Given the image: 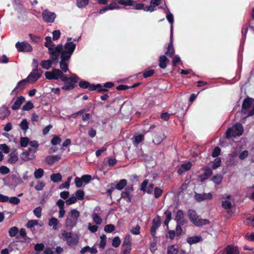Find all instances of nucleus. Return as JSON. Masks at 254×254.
<instances>
[{
  "label": "nucleus",
  "instance_id": "f257e3e1",
  "mask_svg": "<svg viewBox=\"0 0 254 254\" xmlns=\"http://www.w3.org/2000/svg\"><path fill=\"white\" fill-rule=\"evenodd\" d=\"M45 40L44 45L48 48L50 58L54 61H57L63 50V45L59 44L56 47H54L55 44L52 42L51 37L50 36L46 37Z\"/></svg>",
  "mask_w": 254,
  "mask_h": 254
},
{
  "label": "nucleus",
  "instance_id": "f03ea898",
  "mask_svg": "<svg viewBox=\"0 0 254 254\" xmlns=\"http://www.w3.org/2000/svg\"><path fill=\"white\" fill-rule=\"evenodd\" d=\"M80 213L76 209H72L68 213L65 222V226L67 230L72 229L76 226Z\"/></svg>",
  "mask_w": 254,
  "mask_h": 254
},
{
  "label": "nucleus",
  "instance_id": "7ed1b4c3",
  "mask_svg": "<svg viewBox=\"0 0 254 254\" xmlns=\"http://www.w3.org/2000/svg\"><path fill=\"white\" fill-rule=\"evenodd\" d=\"M72 38H68L67 42L63 46V50L60 53V55L67 59H70L72 54L74 52L76 44L71 42Z\"/></svg>",
  "mask_w": 254,
  "mask_h": 254
},
{
  "label": "nucleus",
  "instance_id": "20e7f679",
  "mask_svg": "<svg viewBox=\"0 0 254 254\" xmlns=\"http://www.w3.org/2000/svg\"><path fill=\"white\" fill-rule=\"evenodd\" d=\"M188 216L191 222L196 226H201L209 224V221L208 219H199L198 215L194 210H189Z\"/></svg>",
  "mask_w": 254,
  "mask_h": 254
},
{
  "label": "nucleus",
  "instance_id": "39448f33",
  "mask_svg": "<svg viewBox=\"0 0 254 254\" xmlns=\"http://www.w3.org/2000/svg\"><path fill=\"white\" fill-rule=\"evenodd\" d=\"M242 112L247 117L253 116L254 114V100L250 98L245 99L242 105Z\"/></svg>",
  "mask_w": 254,
  "mask_h": 254
},
{
  "label": "nucleus",
  "instance_id": "423d86ee",
  "mask_svg": "<svg viewBox=\"0 0 254 254\" xmlns=\"http://www.w3.org/2000/svg\"><path fill=\"white\" fill-rule=\"evenodd\" d=\"M45 75L47 79L50 80L61 79L63 81L65 82L68 79V77L64 75L59 69L55 68L51 71H47L45 72Z\"/></svg>",
  "mask_w": 254,
  "mask_h": 254
},
{
  "label": "nucleus",
  "instance_id": "0eeeda50",
  "mask_svg": "<svg viewBox=\"0 0 254 254\" xmlns=\"http://www.w3.org/2000/svg\"><path fill=\"white\" fill-rule=\"evenodd\" d=\"M244 131L243 127L241 124H236L231 128L228 129L226 135L227 138L236 137L241 136Z\"/></svg>",
  "mask_w": 254,
  "mask_h": 254
},
{
  "label": "nucleus",
  "instance_id": "6e6552de",
  "mask_svg": "<svg viewBox=\"0 0 254 254\" xmlns=\"http://www.w3.org/2000/svg\"><path fill=\"white\" fill-rule=\"evenodd\" d=\"M61 235L63 240L66 241L67 245L69 246L76 245L78 243V237L73 236L72 233L70 232H68L65 230H63Z\"/></svg>",
  "mask_w": 254,
  "mask_h": 254
},
{
  "label": "nucleus",
  "instance_id": "1a4fd4ad",
  "mask_svg": "<svg viewBox=\"0 0 254 254\" xmlns=\"http://www.w3.org/2000/svg\"><path fill=\"white\" fill-rule=\"evenodd\" d=\"M42 73L41 69H32L26 79L29 82L34 83L41 76Z\"/></svg>",
  "mask_w": 254,
  "mask_h": 254
},
{
  "label": "nucleus",
  "instance_id": "9d476101",
  "mask_svg": "<svg viewBox=\"0 0 254 254\" xmlns=\"http://www.w3.org/2000/svg\"><path fill=\"white\" fill-rule=\"evenodd\" d=\"M102 212L101 209L99 206H96L94 208L91 217L94 222L97 225H100L102 222V220L100 217Z\"/></svg>",
  "mask_w": 254,
  "mask_h": 254
},
{
  "label": "nucleus",
  "instance_id": "9b49d317",
  "mask_svg": "<svg viewBox=\"0 0 254 254\" xmlns=\"http://www.w3.org/2000/svg\"><path fill=\"white\" fill-rule=\"evenodd\" d=\"M15 47L18 52H30L32 50V46L28 42L24 41L21 43L17 42Z\"/></svg>",
  "mask_w": 254,
  "mask_h": 254
},
{
  "label": "nucleus",
  "instance_id": "f8f14e48",
  "mask_svg": "<svg viewBox=\"0 0 254 254\" xmlns=\"http://www.w3.org/2000/svg\"><path fill=\"white\" fill-rule=\"evenodd\" d=\"M42 17L44 21L52 23L56 17V14L55 12H50L48 10L45 9L42 12Z\"/></svg>",
  "mask_w": 254,
  "mask_h": 254
},
{
  "label": "nucleus",
  "instance_id": "ddd939ff",
  "mask_svg": "<svg viewBox=\"0 0 254 254\" xmlns=\"http://www.w3.org/2000/svg\"><path fill=\"white\" fill-rule=\"evenodd\" d=\"M133 191L132 186H127L125 190L121 193V197L125 198L127 202H130L132 195L131 192Z\"/></svg>",
  "mask_w": 254,
  "mask_h": 254
},
{
  "label": "nucleus",
  "instance_id": "4468645a",
  "mask_svg": "<svg viewBox=\"0 0 254 254\" xmlns=\"http://www.w3.org/2000/svg\"><path fill=\"white\" fill-rule=\"evenodd\" d=\"M149 181L146 179L143 181L141 184L140 190L146 192L148 194H150L153 191L154 185L153 184H150L148 185Z\"/></svg>",
  "mask_w": 254,
  "mask_h": 254
},
{
  "label": "nucleus",
  "instance_id": "2eb2a0df",
  "mask_svg": "<svg viewBox=\"0 0 254 254\" xmlns=\"http://www.w3.org/2000/svg\"><path fill=\"white\" fill-rule=\"evenodd\" d=\"M27 82H29L28 81L27 79L26 78L19 81L17 83L16 87L12 90L11 94L13 95L17 94L20 90L25 88V85Z\"/></svg>",
  "mask_w": 254,
  "mask_h": 254
},
{
  "label": "nucleus",
  "instance_id": "dca6fc26",
  "mask_svg": "<svg viewBox=\"0 0 254 254\" xmlns=\"http://www.w3.org/2000/svg\"><path fill=\"white\" fill-rule=\"evenodd\" d=\"M174 219L179 224L185 225L187 223V221L184 219V212L181 210L177 211Z\"/></svg>",
  "mask_w": 254,
  "mask_h": 254
},
{
  "label": "nucleus",
  "instance_id": "f3484780",
  "mask_svg": "<svg viewBox=\"0 0 254 254\" xmlns=\"http://www.w3.org/2000/svg\"><path fill=\"white\" fill-rule=\"evenodd\" d=\"M61 60L60 62V66L61 71L63 72H66L68 71V62L70 59H67L62 56H61Z\"/></svg>",
  "mask_w": 254,
  "mask_h": 254
},
{
  "label": "nucleus",
  "instance_id": "a211bd4d",
  "mask_svg": "<svg viewBox=\"0 0 254 254\" xmlns=\"http://www.w3.org/2000/svg\"><path fill=\"white\" fill-rule=\"evenodd\" d=\"M56 205L59 208V218H62L64 217L65 212L64 210V201L60 199L57 201Z\"/></svg>",
  "mask_w": 254,
  "mask_h": 254
},
{
  "label": "nucleus",
  "instance_id": "6ab92c4d",
  "mask_svg": "<svg viewBox=\"0 0 254 254\" xmlns=\"http://www.w3.org/2000/svg\"><path fill=\"white\" fill-rule=\"evenodd\" d=\"M161 0H151L150 5L146 6L144 8L145 11L152 12L156 10V7L161 3Z\"/></svg>",
  "mask_w": 254,
  "mask_h": 254
},
{
  "label": "nucleus",
  "instance_id": "aec40b11",
  "mask_svg": "<svg viewBox=\"0 0 254 254\" xmlns=\"http://www.w3.org/2000/svg\"><path fill=\"white\" fill-rule=\"evenodd\" d=\"M24 101L25 98L23 96H20L18 97L16 99L13 104L12 105L11 109L13 110H16L19 109Z\"/></svg>",
  "mask_w": 254,
  "mask_h": 254
},
{
  "label": "nucleus",
  "instance_id": "412c9836",
  "mask_svg": "<svg viewBox=\"0 0 254 254\" xmlns=\"http://www.w3.org/2000/svg\"><path fill=\"white\" fill-rule=\"evenodd\" d=\"M195 198L197 201H201L205 199H211L212 194L211 193H204L203 194L196 193Z\"/></svg>",
  "mask_w": 254,
  "mask_h": 254
},
{
  "label": "nucleus",
  "instance_id": "4be33fe9",
  "mask_svg": "<svg viewBox=\"0 0 254 254\" xmlns=\"http://www.w3.org/2000/svg\"><path fill=\"white\" fill-rule=\"evenodd\" d=\"M161 225L160 220L159 218L154 219L152 222V225L151 227V234L153 236H154L156 234V231L158 228L160 227Z\"/></svg>",
  "mask_w": 254,
  "mask_h": 254
},
{
  "label": "nucleus",
  "instance_id": "5701e85b",
  "mask_svg": "<svg viewBox=\"0 0 254 254\" xmlns=\"http://www.w3.org/2000/svg\"><path fill=\"white\" fill-rule=\"evenodd\" d=\"M48 225L52 227L54 230H57L59 229L60 223L57 218L52 217L49 220Z\"/></svg>",
  "mask_w": 254,
  "mask_h": 254
},
{
  "label": "nucleus",
  "instance_id": "b1692460",
  "mask_svg": "<svg viewBox=\"0 0 254 254\" xmlns=\"http://www.w3.org/2000/svg\"><path fill=\"white\" fill-rule=\"evenodd\" d=\"M191 167V164L190 162H187L183 164L178 169L177 172L179 174L182 175L185 172L189 171Z\"/></svg>",
  "mask_w": 254,
  "mask_h": 254
},
{
  "label": "nucleus",
  "instance_id": "393cba45",
  "mask_svg": "<svg viewBox=\"0 0 254 254\" xmlns=\"http://www.w3.org/2000/svg\"><path fill=\"white\" fill-rule=\"evenodd\" d=\"M61 158L60 155H49L46 157L45 161L49 165H52Z\"/></svg>",
  "mask_w": 254,
  "mask_h": 254
},
{
  "label": "nucleus",
  "instance_id": "a878e982",
  "mask_svg": "<svg viewBox=\"0 0 254 254\" xmlns=\"http://www.w3.org/2000/svg\"><path fill=\"white\" fill-rule=\"evenodd\" d=\"M203 170L204 171V173L200 176V179L202 181L208 179L212 174V170L209 167H206L203 168Z\"/></svg>",
  "mask_w": 254,
  "mask_h": 254
},
{
  "label": "nucleus",
  "instance_id": "bb28decb",
  "mask_svg": "<svg viewBox=\"0 0 254 254\" xmlns=\"http://www.w3.org/2000/svg\"><path fill=\"white\" fill-rule=\"evenodd\" d=\"M202 241L200 236H194L187 238V242L190 245L196 244Z\"/></svg>",
  "mask_w": 254,
  "mask_h": 254
},
{
  "label": "nucleus",
  "instance_id": "cd10ccee",
  "mask_svg": "<svg viewBox=\"0 0 254 254\" xmlns=\"http://www.w3.org/2000/svg\"><path fill=\"white\" fill-rule=\"evenodd\" d=\"M52 60H43L41 63V66L42 67L45 69H49L52 66L53 62L57 63L58 62L59 59L56 61H53L52 59Z\"/></svg>",
  "mask_w": 254,
  "mask_h": 254
},
{
  "label": "nucleus",
  "instance_id": "c85d7f7f",
  "mask_svg": "<svg viewBox=\"0 0 254 254\" xmlns=\"http://www.w3.org/2000/svg\"><path fill=\"white\" fill-rule=\"evenodd\" d=\"M173 37H171V35H170V42L168 45L167 50L165 53V54L170 57H172L175 53V51L173 45Z\"/></svg>",
  "mask_w": 254,
  "mask_h": 254
},
{
  "label": "nucleus",
  "instance_id": "c756f323",
  "mask_svg": "<svg viewBox=\"0 0 254 254\" xmlns=\"http://www.w3.org/2000/svg\"><path fill=\"white\" fill-rule=\"evenodd\" d=\"M9 157L8 162L11 164H15L18 160V154L16 150L12 151Z\"/></svg>",
  "mask_w": 254,
  "mask_h": 254
},
{
  "label": "nucleus",
  "instance_id": "7c9ffc66",
  "mask_svg": "<svg viewBox=\"0 0 254 254\" xmlns=\"http://www.w3.org/2000/svg\"><path fill=\"white\" fill-rule=\"evenodd\" d=\"M38 221L37 220H29L27 224L26 227L27 228L30 229L32 233H34L35 232V229L34 228L35 226L38 225Z\"/></svg>",
  "mask_w": 254,
  "mask_h": 254
},
{
  "label": "nucleus",
  "instance_id": "2f4dec72",
  "mask_svg": "<svg viewBox=\"0 0 254 254\" xmlns=\"http://www.w3.org/2000/svg\"><path fill=\"white\" fill-rule=\"evenodd\" d=\"M226 254H239L238 248L232 246H228L225 249Z\"/></svg>",
  "mask_w": 254,
  "mask_h": 254
},
{
  "label": "nucleus",
  "instance_id": "473e14b6",
  "mask_svg": "<svg viewBox=\"0 0 254 254\" xmlns=\"http://www.w3.org/2000/svg\"><path fill=\"white\" fill-rule=\"evenodd\" d=\"M179 247L176 245H172L167 247V254H178Z\"/></svg>",
  "mask_w": 254,
  "mask_h": 254
},
{
  "label": "nucleus",
  "instance_id": "72a5a7b5",
  "mask_svg": "<svg viewBox=\"0 0 254 254\" xmlns=\"http://www.w3.org/2000/svg\"><path fill=\"white\" fill-rule=\"evenodd\" d=\"M166 18L168 22L170 23V35L171 37L173 36V23H174V16L172 13H169L166 15Z\"/></svg>",
  "mask_w": 254,
  "mask_h": 254
},
{
  "label": "nucleus",
  "instance_id": "f704fd0d",
  "mask_svg": "<svg viewBox=\"0 0 254 254\" xmlns=\"http://www.w3.org/2000/svg\"><path fill=\"white\" fill-rule=\"evenodd\" d=\"M90 91H94V90H97L99 92H101L103 91H107V89H106L104 87V85L102 86L100 84H98L96 85H91L90 86Z\"/></svg>",
  "mask_w": 254,
  "mask_h": 254
},
{
  "label": "nucleus",
  "instance_id": "c9c22d12",
  "mask_svg": "<svg viewBox=\"0 0 254 254\" xmlns=\"http://www.w3.org/2000/svg\"><path fill=\"white\" fill-rule=\"evenodd\" d=\"M127 185V181L126 179L121 180L114 187L115 189L119 190H122Z\"/></svg>",
  "mask_w": 254,
  "mask_h": 254
},
{
  "label": "nucleus",
  "instance_id": "e433bc0d",
  "mask_svg": "<svg viewBox=\"0 0 254 254\" xmlns=\"http://www.w3.org/2000/svg\"><path fill=\"white\" fill-rule=\"evenodd\" d=\"M50 179L54 183H59L62 181V176L60 173H54L51 175Z\"/></svg>",
  "mask_w": 254,
  "mask_h": 254
},
{
  "label": "nucleus",
  "instance_id": "4c0bfd02",
  "mask_svg": "<svg viewBox=\"0 0 254 254\" xmlns=\"http://www.w3.org/2000/svg\"><path fill=\"white\" fill-rule=\"evenodd\" d=\"M20 157L21 159L24 161H27L35 158V156H33V155L30 154L29 153L27 152V151L23 152L21 154Z\"/></svg>",
  "mask_w": 254,
  "mask_h": 254
},
{
  "label": "nucleus",
  "instance_id": "58836bf2",
  "mask_svg": "<svg viewBox=\"0 0 254 254\" xmlns=\"http://www.w3.org/2000/svg\"><path fill=\"white\" fill-rule=\"evenodd\" d=\"M166 136L164 133H162L160 135H156L154 139L153 140V142L156 144H159L161 143L163 140L166 138Z\"/></svg>",
  "mask_w": 254,
  "mask_h": 254
},
{
  "label": "nucleus",
  "instance_id": "ea45409f",
  "mask_svg": "<svg viewBox=\"0 0 254 254\" xmlns=\"http://www.w3.org/2000/svg\"><path fill=\"white\" fill-rule=\"evenodd\" d=\"M168 61L167 58L164 55L161 56L159 58V66L161 68L164 69L167 66L166 62Z\"/></svg>",
  "mask_w": 254,
  "mask_h": 254
},
{
  "label": "nucleus",
  "instance_id": "a19ab883",
  "mask_svg": "<svg viewBox=\"0 0 254 254\" xmlns=\"http://www.w3.org/2000/svg\"><path fill=\"white\" fill-rule=\"evenodd\" d=\"M222 179V175L220 174H216L212 178L211 180L215 185H218L221 183Z\"/></svg>",
  "mask_w": 254,
  "mask_h": 254
},
{
  "label": "nucleus",
  "instance_id": "79ce46f5",
  "mask_svg": "<svg viewBox=\"0 0 254 254\" xmlns=\"http://www.w3.org/2000/svg\"><path fill=\"white\" fill-rule=\"evenodd\" d=\"M19 235L22 238V242H29L30 239L27 237L26 230L24 228H21L18 232Z\"/></svg>",
  "mask_w": 254,
  "mask_h": 254
},
{
  "label": "nucleus",
  "instance_id": "37998d69",
  "mask_svg": "<svg viewBox=\"0 0 254 254\" xmlns=\"http://www.w3.org/2000/svg\"><path fill=\"white\" fill-rule=\"evenodd\" d=\"M20 128L25 133L29 128V123L26 119H23L20 124Z\"/></svg>",
  "mask_w": 254,
  "mask_h": 254
},
{
  "label": "nucleus",
  "instance_id": "c03bdc74",
  "mask_svg": "<svg viewBox=\"0 0 254 254\" xmlns=\"http://www.w3.org/2000/svg\"><path fill=\"white\" fill-rule=\"evenodd\" d=\"M44 173V171L43 169H37L34 171V176L35 179H40L43 176Z\"/></svg>",
  "mask_w": 254,
  "mask_h": 254
},
{
  "label": "nucleus",
  "instance_id": "a18cd8bd",
  "mask_svg": "<svg viewBox=\"0 0 254 254\" xmlns=\"http://www.w3.org/2000/svg\"><path fill=\"white\" fill-rule=\"evenodd\" d=\"M122 246H131V238L130 235L127 234L126 235Z\"/></svg>",
  "mask_w": 254,
  "mask_h": 254
},
{
  "label": "nucleus",
  "instance_id": "49530a36",
  "mask_svg": "<svg viewBox=\"0 0 254 254\" xmlns=\"http://www.w3.org/2000/svg\"><path fill=\"white\" fill-rule=\"evenodd\" d=\"M244 223L247 225L254 227V215L246 218L244 220Z\"/></svg>",
  "mask_w": 254,
  "mask_h": 254
},
{
  "label": "nucleus",
  "instance_id": "de8ad7c7",
  "mask_svg": "<svg viewBox=\"0 0 254 254\" xmlns=\"http://www.w3.org/2000/svg\"><path fill=\"white\" fill-rule=\"evenodd\" d=\"M144 139V135L142 134H138L133 137V144L134 145L137 146L140 142Z\"/></svg>",
  "mask_w": 254,
  "mask_h": 254
},
{
  "label": "nucleus",
  "instance_id": "09e8293b",
  "mask_svg": "<svg viewBox=\"0 0 254 254\" xmlns=\"http://www.w3.org/2000/svg\"><path fill=\"white\" fill-rule=\"evenodd\" d=\"M19 230L17 227L13 226L11 227L8 230V234L10 237H13L18 233Z\"/></svg>",
  "mask_w": 254,
  "mask_h": 254
},
{
  "label": "nucleus",
  "instance_id": "8fccbe9b",
  "mask_svg": "<svg viewBox=\"0 0 254 254\" xmlns=\"http://www.w3.org/2000/svg\"><path fill=\"white\" fill-rule=\"evenodd\" d=\"M64 85L62 87V89L64 90H69L73 89L74 87V85L73 83L67 80L64 82Z\"/></svg>",
  "mask_w": 254,
  "mask_h": 254
},
{
  "label": "nucleus",
  "instance_id": "3c124183",
  "mask_svg": "<svg viewBox=\"0 0 254 254\" xmlns=\"http://www.w3.org/2000/svg\"><path fill=\"white\" fill-rule=\"evenodd\" d=\"M164 214L166 217L164 223L166 225H168L172 219V213L170 210H167L164 212Z\"/></svg>",
  "mask_w": 254,
  "mask_h": 254
},
{
  "label": "nucleus",
  "instance_id": "603ef678",
  "mask_svg": "<svg viewBox=\"0 0 254 254\" xmlns=\"http://www.w3.org/2000/svg\"><path fill=\"white\" fill-rule=\"evenodd\" d=\"M46 184L44 181H38L36 185L35 186V189L36 190H42L45 187Z\"/></svg>",
  "mask_w": 254,
  "mask_h": 254
},
{
  "label": "nucleus",
  "instance_id": "864d4df0",
  "mask_svg": "<svg viewBox=\"0 0 254 254\" xmlns=\"http://www.w3.org/2000/svg\"><path fill=\"white\" fill-rule=\"evenodd\" d=\"M100 241L99 244V246L100 248L104 249L106 244V236L104 234H102L100 236Z\"/></svg>",
  "mask_w": 254,
  "mask_h": 254
},
{
  "label": "nucleus",
  "instance_id": "5fc2aeb1",
  "mask_svg": "<svg viewBox=\"0 0 254 254\" xmlns=\"http://www.w3.org/2000/svg\"><path fill=\"white\" fill-rule=\"evenodd\" d=\"M34 107L33 104L31 101H28L22 107L23 111H29Z\"/></svg>",
  "mask_w": 254,
  "mask_h": 254
},
{
  "label": "nucleus",
  "instance_id": "6e6d98bb",
  "mask_svg": "<svg viewBox=\"0 0 254 254\" xmlns=\"http://www.w3.org/2000/svg\"><path fill=\"white\" fill-rule=\"evenodd\" d=\"M29 142V139L26 137H22L20 138V145L23 147H25L27 146Z\"/></svg>",
  "mask_w": 254,
  "mask_h": 254
},
{
  "label": "nucleus",
  "instance_id": "4d7b16f0",
  "mask_svg": "<svg viewBox=\"0 0 254 254\" xmlns=\"http://www.w3.org/2000/svg\"><path fill=\"white\" fill-rule=\"evenodd\" d=\"M92 84H90V83L88 81H85V80L80 81L79 82V86L81 88H84V89H86V88H88L89 90H90V86Z\"/></svg>",
  "mask_w": 254,
  "mask_h": 254
},
{
  "label": "nucleus",
  "instance_id": "13d9d810",
  "mask_svg": "<svg viewBox=\"0 0 254 254\" xmlns=\"http://www.w3.org/2000/svg\"><path fill=\"white\" fill-rule=\"evenodd\" d=\"M212 168L213 169H216L220 166L221 164V160L220 158H216L213 162Z\"/></svg>",
  "mask_w": 254,
  "mask_h": 254
},
{
  "label": "nucleus",
  "instance_id": "bf43d9fd",
  "mask_svg": "<svg viewBox=\"0 0 254 254\" xmlns=\"http://www.w3.org/2000/svg\"><path fill=\"white\" fill-rule=\"evenodd\" d=\"M88 3V0H77L76 5L79 8H82Z\"/></svg>",
  "mask_w": 254,
  "mask_h": 254
},
{
  "label": "nucleus",
  "instance_id": "052dcab7",
  "mask_svg": "<svg viewBox=\"0 0 254 254\" xmlns=\"http://www.w3.org/2000/svg\"><path fill=\"white\" fill-rule=\"evenodd\" d=\"M121 243V241L118 236L115 237L112 241V246L115 248L119 247Z\"/></svg>",
  "mask_w": 254,
  "mask_h": 254
},
{
  "label": "nucleus",
  "instance_id": "680f3d73",
  "mask_svg": "<svg viewBox=\"0 0 254 254\" xmlns=\"http://www.w3.org/2000/svg\"><path fill=\"white\" fill-rule=\"evenodd\" d=\"M61 141L62 139L61 138L57 135H54L51 141L52 144L53 145L59 144Z\"/></svg>",
  "mask_w": 254,
  "mask_h": 254
},
{
  "label": "nucleus",
  "instance_id": "e2e57ef3",
  "mask_svg": "<svg viewBox=\"0 0 254 254\" xmlns=\"http://www.w3.org/2000/svg\"><path fill=\"white\" fill-rule=\"evenodd\" d=\"M75 197L77 198V200H82L84 197V191L81 190H77L75 193Z\"/></svg>",
  "mask_w": 254,
  "mask_h": 254
},
{
  "label": "nucleus",
  "instance_id": "0e129e2a",
  "mask_svg": "<svg viewBox=\"0 0 254 254\" xmlns=\"http://www.w3.org/2000/svg\"><path fill=\"white\" fill-rule=\"evenodd\" d=\"M44 248L45 246L43 243H38L34 246V250L38 253L43 251Z\"/></svg>",
  "mask_w": 254,
  "mask_h": 254
},
{
  "label": "nucleus",
  "instance_id": "69168bd1",
  "mask_svg": "<svg viewBox=\"0 0 254 254\" xmlns=\"http://www.w3.org/2000/svg\"><path fill=\"white\" fill-rule=\"evenodd\" d=\"M77 201V198L74 195H72L69 197L65 201L66 204L67 205H70L73 203H75Z\"/></svg>",
  "mask_w": 254,
  "mask_h": 254
},
{
  "label": "nucleus",
  "instance_id": "338daca9",
  "mask_svg": "<svg viewBox=\"0 0 254 254\" xmlns=\"http://www.w3.org/2000/svg\"><path fill=\"white\" fill-rule=\"evenodd\" d=\"M8 201L9 202V203L12 204L16 205L20 203V200L19 198L16 196H13L9 197Z\"/></svg>",
  "mask_w": 254,
  "mask_h": 254
},
{
  "label": "nucleus",
  "instance_id": "774afa93",
  "mask_svg": "<svg viewBox=\"0 0 254 254\" xmlns=\"http://www.w3.org/2000/svg\"><path fill=\"white\" fill-rule=\"evenodd\" d=\"M131 246H122V254H130Z\"/></svg>",
  "mask_w": 254,
  "mask_h": 254
}]
</instances>
